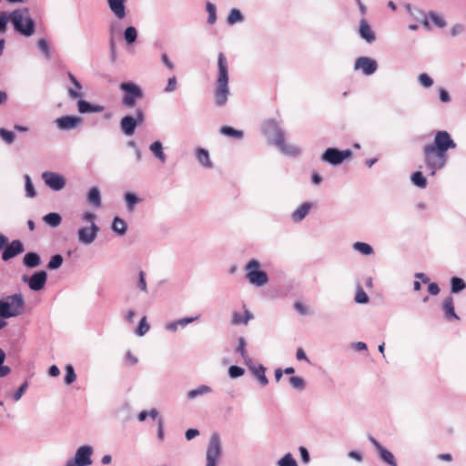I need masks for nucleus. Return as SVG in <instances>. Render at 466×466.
Here are the masks:
<instances>
[{
	"label": "nucleus",
	"mask_w": 466,
	"mask_h": 466,
	"mask_svg": "<svg viewBox=\"0 0 466 466\" xmlns=\"http://www.w3.org/2000/svg\"><path fill=\"white\" fill-rule=\"evenodd\" d=\"M228 82V60L223 53H219L218 56V76L214 89V101L217 106H223L228 101L230 94Z\"/></svg>",
	"instance_id": "1"
},
{
	"label": "nucleus",
	"mask_w": 466,
	"mask_h": 466,
	"mask_svg": "<svg viewBox=\"0 0 466 466\" xmlns=\"http://www.w3.org/2000/svg\"><path fill=\"white\" fill-rule=\"evenodd\" d=\"M9 21L14 30L22 36L30 37L35 33V22L27 7L15 8L9 12Z\"/></svg>",
	"instance_id": "2"
},
{
	"label": "nucleus",
	"mask_w": 466,
	"mask_h": 466,
	"mask_svg": "<svg viewBox=\"0 0 466 466\" xmlns=\"http://www.w3.org/2000/svg\"><path fill=\"white\" fill-rule=\"evenodd\" d=\"M24 306L22 294H14L0 299V317L7 319L19 316L24 310Z\"/></svg>",
	"instance_id": "3"
},
{
	"label": "nucleus",
	"mask_w": 466,
	"mask_h": 466,
	"mask_svg": "<svg viewBox=\"0 0 466 466\" xmlns=\"http://www.w3.org/2000/svg\"><path fill=\"white\" fill-rule=\"evenodd\" d=\"M423 156L426 167L431 176H434L438 170L444 167L448 159L447 153H442L428 145L423 148Z\"/></svg>",
	"instance_id": "4"
},
{
	"label": "nucleus",
	"mask_w": 466,
	"mask_h": 466,
	"mask_svg": "<svg viewBox=\"0 0 466 466\" xmlns=\"http://www.w3.org/2000/svg\"><path fill=\"white\" fill-rule=\"evenodd\" d=\"M119 89L123 93L121 103L124 106L128 108L135 107L137 101L144 96L142 88L133 82L121 83Z\"/></svg>",
	"instance_id": "5"
},
{
	"label": "nucleus",
	"mask_w": 466,
	"mask_h": 466,
	"mask_svg": "<svg viewBox=\"0 0 466 466\" xmlns=\"http://www.w3.org/2000/svg\"><path fill=\"white\" fill-rule=\"evenodd\" d=\"M260 268L261 263L257 259L249 260L245 266L248 281L256 287H262L268 282V274Z\"/></svg>",
	"instance_id": "6"
},
{
	"label": "nucleus",
	"mask_w": 466,
	"mask_h": 466,
	"mask_svg": "<svg viewBox=\"0 0 466 466\" xmlns=\"http://www.w3.org/2000/svg\"><path fill=\"white\" fill-rule=\"evenodd\" d=\"M145 120V113L142 109L137 108L135 111V116H125L120 120V129L122 133L127 137L132 136L138 125H141Z\"/></svg>",
	"instance_id": "7"
},
{
	"label": "nucleus",
	"mask_w": 466,
	"mask_h": 466,
	"mask_svg": "<svg viewBox=\"0 0 466 466\" xmlns=\"http://www.w3.org/2000/svg\"><path fill=\"white\" fill-rule=\"evenodd\" d=\"M93 452L92 446L82 445L76 451L74 458L68 460L65 466H90L93 463Z\"/></svg>",
	"instance_id": "8"
},
{
	"label": "nucleus",
	"mask_w": 466,
	"mask_h": 466,
	"mask_svg": "<svg viewBox=\"0 0 466 466\" xmlns=\"http://www.w3.org/2000/svg\"><path fill=\"white\" fill-rule=\"evenodd\" d=\"M263 132L268 141L276 147L284 139L285 137L284 131L281 129L278 122L273 119L265 122L263 126Z\"/></svg>",
	"instance_id": "9"
},
{
	"label": "nucleus",
	"mask_w": 466,
	"mask_h": 466,
	"mask_svg": "<svg viewBox=\"0 0 466 466\" xmlns=\"http://www.w3.org/2000/svg\"><path fill=\"white\" fill-rule=\"evenodd\" d=\"M352 152L350 149L339 150L335 147H329L321 156V160L330 165H340L345 159L350 157Z\"/></svg>",
	"instance_id": "10"
},
{
	"label": "nucleus",
	"mask_w": 466,
	"mask_h": 466,
	"mask_svg": "<svg viewBox=\"0 0 466 466\" xmlns=\"http://www.w3.org/2000/svg\"><path fill=\"white\" fill-rule=\"evenodd\" d=\"M221 455V444L220 439L218 434H213L208 441V446L207 449L206 466H217L218 460Z\"/></svg>",
	"instance_id": "11"
},
{
	"label": "nucleus",
	"mask_w": 466,
	"mask_h": 466,
	"mask_svg": "<svg viewBox=\"0 0 466 466\" xmlns=\"http://www.w3.org/2000/svg\"><path fill=\"white\" fill-rule=\"evenodd\" d=\"M428 146L442 153H447L448 149L456 147V143L451 139L447 131H438L435 134L433 143Z\"/></svg>",
	"instance_id": "12"
},
{
	"label": "nucleus",
	"mask_w": 466,
	"mask_h": 466,
	"mask_svg": "<svg viewBox=\"0 0 466 466\" xmlns=\"http://www.w3.org/2000/svg\"><path fill=\"white\" fill-rule=\"evenodd\" d=\"M41 177L45 185L54 191H60L66 187V178L59 173L45 171Z\"/></svg>",
	"instance_id": "13"
},
{
	"label": "nucleus",
	"mask_w": 466,
	"mask_h": 466,
	"mask_svg": "<svg viewBox=\"0 0 466 466\" xmlns=\"http://www.w3.org/2000/svg\"><path fill=\"white\" fill-rule=\"evenodd\" d=\"M100 228L96 223L89 227H81L77 230L78 242L85 246L91 245L96 238Z\"/></svg>",
	"instance_id": "14"
},
{
	"label": "nucleus",
	"mask_w": 466,
	"mask_h": 466,
	"mask_svg": "<svg viewBox=\"0 0 466 466\" xmlns=\"http://www.w3.org/2000/svg\"><path fill=\"white\" fill-rule=\"evenodd\" d=\"M47 279V274L44 270L35 271L31 277L24 275L22 280L28 284L31 290L39 291L44 289Z\"/></svg>",
	"instance_id": "15"
},
{
	"label": "nucleus",
	"mask_w": 466,
	"mask_h": 466,
	"mask_svg": "<svg viewBox=\"0 0 466 466\" xmlns=\"http://www.w3.org/2000/svg\"><path fill=\"white\" fill-rule=\"evenodd\" d=\"M369 441L378 451L380 459L389 466H398L391 451L383 447L374 437L369 436Z\"/></svg>",
	"instance_id": "16"
},
{
	"label": "nucleus",
	"mask_w": 466,
	"mask_h": 466,
	"mask_svg": "<svg viewBox=\"0 0 466 466\" xmlns=\"http://www.w3.org/2000/svg\"><path fill=\"white\" fill-rule=\"evenodd\" d=\"M355 70H361L365 76H370L374 74L378 69V64L376 60L368 57L360 56L356 59L354 64Z\"/></svg>",
	"instance_id": "17"
},
{
	"label": "nucleus",
	"mask_w": 466,
	"mask_h": 466,
	"mask_svg": "<svg viewBox=\"0 0 466 466\" xmlns=\"http://www.w3.org/2000/svg\"><path fill=\"white\" fill-rule=\"evenodd\" d=\"M59 130L67 131L76 129L82 124V118L76 116H64L55 120Z\"/></svg>",
	"instance_id": "18"
},
{
	"label": "nucleus",
	"mask_w": 466,
	"mask_h": 466,
	"mask_svg": "<svg viewBox=\"0 0 466 466\" xmlns=\"http://www.w3.org/2000/svg\"><path fill=\"white\" fill-rule=\"evenodd\" d=\"M67 77L71 83V86L66 87L69 98L73 100L82 98L84 96V93L81 83L70 72L67 73Z\"/></svg>",
	"instance_id": "19"
},
{
	"label": "nucleus",
	"mask_w": 466,
	"mask_h": 466,
	"mask_svg": "<svg viewBox=\"0 0 466 466\" xmlns=\"http://www.w3.org/2000/svg\"><path fill=\"white\" fill-rule=\"evenodd\" d=\"M127 1L128 0H106L109 10L118 20L124 19L127 15L126 4Z\"/></svg>",
	"instance_id": "20"
},
{
	"label": "nucleus",
	"mask_w": 466,
	"mask_h": 466,
	"mask_svg": "<svg viewBox=\"0 0 466 466\" xmlns=\"http://www.w3.org/2000/svg\"><path fill=\"white\" fill-rule=\"evenodd\" d=\"M24 251V245L23 243L18 240H13L9 245L5 247L2 253V259L4 261H7L14 257L21 254Z\"/></svg>",
	"instance_id": "21"
},
{
	"label": "nucleus",
	"mask_w": 466,
	"mask_h": 466,
	"mask_svg": "<svg viewBox=\"0 0 466 466\" xmlns=\"http://www.w3.org/2000/svg\"><path fill=\"white\" fill-rule=\"evenodd\" d=\"M359 33L360 37L369 44H371L376 40L375 33L373 32L370 24L365 18H362L360 21Z\"/></svg>",
	"instance_id": "22"
},
{
	"label": "nucleus",
	"mask_w": 466,
	"mask_h": 466,
	"mask_svg": "<svg viewBox=\"0 0 466 466\" xmlns=\"http://www.w3.org/2000/svg\"><path fill=\"white\" fill-rule=\"evenodd\" d=\"M104 109L105 106L102 105H93L82 98L77 99V110L80 114L100 113Z\"/></svg>",
	"instance_id": "23"
},
{
	"label": "nucleus",
	"mask_w": 466,
	"mask_h": 466,
	"mask_svg": "<svg viewBox=\"0 0 466 466\" xmlns=\"http://www.w3.org/2000/svg\"><path fill=\"white\" fill-rule=\"evenodd\" d=\"M252 374L257 378L258 381L261 386H266L268 383V380L266 376V368L263 365L255 366L253 362L246 364Z\"/></svg>",
	"instance_id": "24"
},
{
	"label": "nucleus",
	"mask_w": 466,
	"mask_h": 466,
	"mask_svg": "<svg viewBox=\"0 0 466 466\" xmlns=\"http://www.w3.org/2000/svg\"><path fill=\"white\" fill-rule=\"evenodd\" d=\"M195 156L198 163L204 168H212L213 163L210 160L209 153L207 149L198 147L195 150Z\"/></svg>",
	"instance_id": "25"
},
{
	"label": "nucleus",
	"mask_w": 466,
	"mask_h": 466,
	"mask_svg": "<svg viewBox=\"0 0 466 466\" xmlns=\"http://www.w3.org/2000/svg\"><path fill=\"white\" fill-rule=\"evenodd\" d=\"M253 314L247 309H245L243 314L234 311L231 317V324L233 326L247 325L249 320L253 319Z\"/></svg>",
	"instance_id": "26"
},
{
	"label": "nucleus",
	"mask_w": 466,
	"mask_h": 466,
	"mask_svg": "<svg viewBox=\"0 0 466 466\" xmlns=\"http://www.w3.org/2000/svg\"><path fill=\"white\" fill-rule=\"evenodd\" d=\"M198 317H187L179 319L177 320H174L171 322H168L165 325V329L170 332H176L179 327L185 328L187 325L194 322L197 320Z\"/></svg>",
	"instance_id": "27"
},
{
	"label": "nucleus",
	"mask_w": 466,
	"mask_h": 466,
	"mask_svg": "<svg viewBox=\"0 0 466 466\" xmlns=\"http://www.w3.org/2000/svg\"><path fill=\"white\" fill-rule=\"evenodd\" d=\"M312 204L310 202L302 203L296 210L292 212V220L296 223L302 221L309 213Z\"/></svg>",
	"instance_id": "28"
},
{
	"label": "nucleus",
	"mask_w": 466,
	"mask_h": 466,
	"mask_svg": "<svg viewBox=\"0 0 466 466\" xmlns=\"http://www.w3.org/2000/svg\"><path fill=\"white\" fill-rule=\"evenodd\" d=\"M149 150L153 156L162 164L166 163L167 156L163 150V145L160 141H155L149 146Z\"/></svg>",
	"instance_id": "29"
},
{
	"label": "nucleus",
	"mask_w": 466,
	"mask_h": 466,
	"mask_svg": "<svg viewBox=\"0 0 466 466\" xmlns=\"http://www.w3.org/2000/svg\"><path fill=\"white\" fill-rule=\"evenodd\" d=\"M277 147L286 156L289 157H297L300 154V149L291 144H286L285 139H283L279 144H278Z\"/></svg>",
	"instance_id": "30"
},
{
	"label": "nucleus",
	"mask_w": 466,
	"mask_h": 466,
	"mask_svg": "<svg viewBox=\"0 0 466 466\" xmlns=\"http://www.w3.org/2000/svg\"><path fill=\"white\" fill-rule=\"evenodd\" d=\"M120 33V25L117 22H113L109 25V36H110V49H111V58L113 61L116 59L115 55V43L114 38Z\"/></svg>",
	"instance_id": "31"
},
{
	"label": "nucleus",
	"mask_w": 466,
	"mask_h": 466,
	"mask_svg": "<svg viewBox=\"0 0 466 466\" xmlns=\"http://www.w3.org/2000/svg\"><path fill=\"white\" fill-rule=\"evenodd\" d=\"M442 309L447 319H459V317L457 316L454 310L453 299L451 297H447L443 300Z\"/></svg>",
	"instance_id": "32"
},
{
	"label": "nucleus",
	"mask_w": 466,
	"mask_h": 466,
	"mask_svg": "<svg viewBox=\"0 0 466 466\" xmlns=\"http://www.w3.org/2000/svg\"><path fill=\"white\" fill-rule=\"evenodd\" d=\"M87 201L95 208H99L101 206V193L98 187H93L89 189L87 194Z\"/></svg>",
	"instance_id": "33"
},
{
	"label": "nucleus",
	"mask_w": 466,
	"mask_h": 466,
	"mask_svg": "<svg viewBox=\"0 0 466 466\" xmlns=\"http://www.w3.org/2000/svg\"><path fill=\"white\" fill-rule=\"evenodd\" d=\"M23 263L27 268H36L41 264V258L35 252H28L24 256Z\"/></svg>",
	"instance_id": "34"
},
{
	"label": "nucleus",
	"mask_w": 466,
	"mask_h": 466,
	"mask_svg": "<svg viewBox=\"0 0 466 466\" xmlns=\"http://www.w3.org/2000/svg\"><path fill=\"white\" fill-rule=\"evenodd\" d=\"M212 391L211 387L208 385H200L198 388L187 391V398L188 400H194L199 396L210 393Z\"/></svg>",
	"instance_id": "35"
},
{
	"label": "nucleus",
	"mask_w": 466,
	"mask_h": 466,
	"mask_svg": "<svg viewBox=\"0 0 466 466\" xmlns=\"http://www.w3.org/2000/svg\"><path fill=\"white\" fill-rule=\"evenodd\" d=\"M112 230L120 235V236H123L126 234L127 232V223L125 222L124 219L118 218V217H116L114 219H113V222H112V227H111Z\"/></svg>",
	"instance_id": "36"
},
{
	"label": "nucleus",
	"mask_w": 466,
	"mask_h": 466,
	"mask_svg": "<svg viewBox=\"0 0 466 466\" xmlns=\"http://www.w3.org/2000/svg\"><path fill=\"white\" fill-rule=\"evenodd\" d=\"M219 132L225 137H229L236 139H242L244 137V134L241 130H237L228 126L221 127Z\"/></svg>",
	"instance_id": "37"
},
{
	"label": "nucleus",
	"mask_w": 466,
	"mask_h": 466,
	"mask_svg": "<svg viewBox=\"0 0 466 466\" xmlns=\"http://www.w3.org/2000/svg\"><path fill=\"white\" fill-rule=\"evenodd\" d=\"M43 221L52 228H56L61 224L62 217L58 213L51 212L43 217Z\"/></svg>",
	"instance_id": "38"
},
{
	"label": "nucleus",
	"mask_w": 466,
	"mask_h": 466,
	"mask_svg": "<svg viewBox=\"0 0 466 466\" xmlns=\"http://www.w3.org/2000/svg\"><path fill=\"white\" fill-rule=\"evenodd\" d=\"M137 35V30L133 25L127 26L123 32V37L128 46L136 42Z\"/></svg>",
	"instance_id": "39"
},
{
	"label": "nucleus",
	"mask_w": 466,
	"mask_h": 466,
	"mask_svg": "<svg viewBox=\"0 0 466 466\" xmlns=\"http://www.w3.org/2000/svg\"><path fill=\"white\" fill-rule=\"evenodd\" d=\"M236 350L238 353L240 354L245 364L251 363L252 360L248 354V351L246 350V340L243 337H240L238 339V344Z\"/></svg>",
	"instance_id": "40"
},
{
	"label": "nucleus",
	"mask_w": 466,
	"mask_h": 466,
	"mask_svg": "<svg viewBox=\"0 0 466 466\" xmlns=\"http://www.w3.org/2000/svg\"><path fill=\"white\" fill-rule=\"evenodd\" d=\"M244 21V16L239 9L233 8L230 10L228 17H227V23L229 25H233L237 23H241Z\"/></svg>",
	"instance_id": "41"
},
{
	"label": "nucleus",
	"mask_w": 466,
	"mask_h": 466,
	"mask_svg": "<svg viewBox=\"0 0 466 466\" xmlns=\"http://www.w3.org/2000/svg\"><path fill=\"white\" fill-rule=\"evenodd\" d=\"M136 287L143 293H147V274L143 270L138 271L137 279L135 281Z\"/></svg>",
	"instance_id": "42"
},
{
	"label": "nucleus",
	"mask_w": 466,
	"mask_h": 466,
	"mask_svg": "<svg viewBox=\"0 0 466 466\" xmlns=\"http://www.w3.org/2000/svg\"><path fill=\"white\" fill-rule=\"evenodd\" d=\"M410 180L413 185L420 188H425L427 186V180L420 171L414 172L410 177Z\"/></svg>",
	"instance_id": "43"
},
{
	"label": "nucleus",
	"mask_w": 466,
	"mask_h": 466,
	"mask_svg": "<svg viewBox=\"0 0 466 466\" xmlns=\"http://www.w3.org/2000/svg\"><path fill=\"white\" fill-rule=\"evenodd\" d=\"M127 208L129 211H133L135 206L140 202V198H137L134 193L127 192L124 196Z\"/></svg>",
	"instance_id": "44"
},
{
	"label": "nucleus",
	"mask_w": 466,
	"mask_h": 466,
	"mask_svg": "<svg viewBox=\"0 0 466 466\" xmlns=\"http://www.w3.org/2000/svg\"><path fill=\"white\" fill-rule=\"evenodd\" d=\"M353 249L366 256L371 255L373 253L372 247L364 242H355L353 244Z\"/></svg>",
	"instance_id": "45"
},
{
	"label": "nucleus",
	"mask_w": 466,
	"mask_h": 466,
	"mask_svg": "<svg viewBox=\"0 0 466 466\" xmlns=\"http://www.w3.org/2000/svg\"><path fill=\"white\" fill-rule=\"evenodd\" d=\"M451 285L452 293H459L466 288L465 281L458 277L451 278Z\"/></svg>",
	"instance_id": "46"
},
{
	"label": "nucleus",
	"mask_w": 466,
	"mask_h": 466,
	"mask_svg": "<svg viewBox=\"0 0 466 466\" xmlns=\"http://www.w3.org/2000/svg\"><path fill=\"white\" fill-rule=\"evenodd\" d=\"M5 352L0 348V378H5L11 373V368L5 365Z\"/></svg>",
	"instance_id": "47"
},
{
	"label": "nucleus",
	"mask_w": 466,
	"mask_h": 466,
	"mask_svg": "<svg viewBox=\"0 0 466 466\" xmlns=\"http://www.w3.org/2000/svg\"><path fill=\"white\" fill-rule=\"evenodd\" d=\"M206 10L208 14V23L214 25L217 22V7L214 4L208 2L206 4Z\"/></svg>",
	"instance_id": "48"
},
{
	"label": "nucleus",
	"mask_w": 466,
	"mask_h": 466,
	"mask_svg": "<svg viewBox=\"0 0 466 466\" xmlns=\"http://www.w3.org/2000/svg\"><path fill=\"white\" fill-rule=\"evenodd\" d=\"M24 178L26 197L30 198H35L36 196V191L34 187L30 176L25 175Z\"/></svg>",
	"instance_id": "49"
},
{
	"label": "nucleus",
	"mask_w": 466,
	"mask_h": 466,
	"mask_svg": "<svg viewBox=\"0 0 466 466\" xmlns=\"http://www.w3.org/2000/svg\"><path fill=\"white\" fill-rule=\"evenodd\" d=\"M63 257L59 254L54 255L51 257L48 264L47 268L50 270H55L59 268L63 264Z\"/></svg>",
	"instance_id": "50"
},
{
	"label": "nucleus",
	"mask_w": 466,
	"mask_h": 466,
	"mask_svg": "<svg viewBox=\"0 0 466 466\" xmlns=\"http://www.w3.org/2000/svg\"><path fill=\"white\" fill-rule=\"evenodd\" d=\"M9 12L0 11V34H5L8 28Z\"/></svg>",
	"instance_id": "51"
},
{
	"label": "nucleus",
	"mask_w": 466,
	"mask_h": 466,
	"mask_svg": "<svg viewBox=\"0 0 466 466\" xmlns=\"http://www.w3.org/2000/svg\"><path fill=\"white\" fill-rule=\"evenodd\" d=\"M278 466H298L296 460L291 453L285 454L279 461Z\"/></svg>",
	"instance_id": "52"
},
{
	"label": "nucleus",
	"mask_w": 466,
	"mask_h": 466,
	"mask_svg": "<svg viewBox=\"0 0 466 466\" xmlns=\"http://www.w3.org/2000/svg\"><path fill=\"white\" fill-rule=\"evenodd\" d=\"M149 324L147 321V318L143 317L137 328L136 334L139 337L144 336L149 330Z\"/></svg>",
	"instance_id": "53"
},
{
	"label": "nucleus",
	"mask_w": 466,
	"mask_h": 466,
	"mask_svg": "<svg viewBox=\"0 0 466 466\" xmlns=\"http://www.w3.org/2000/svg\"><path fill=\"white\" fill-rule=\"evenodd\" d=\"M37 46L41 50V52L43 53L46 59H50V57H51V51H50V47H49V45H48L47 41L46 39H44V38L39 39L37 41Z\"/></svg>",
	"instance_id": "54"
},
{
	"label": "nucleus",
	"mask_w": 466,
	"mask_h": 466,
	"mask_svg": "<svg viewBox=\"0 0 466 466\" xmlns=\"http://www.w3.org/2000/svg\"><path fill=\"white\" fill-rule=\"evenodd\" d=\"M76 379V375L75 373L74 368L72 365L68 364L66 367V375H65V383L66 385L72 384Z\"/></svg>",
	"instance_id": "55"
},
{
	"label": "nucleus",
	"mask_w": 466,
	"mask_h": 466,
	"mask_svg": "<svg viewBox=\"0 0 466 466\" xmlns=\"http://www.w3.org/2000/svg\"><path fill=\"white\" fill-rule=\"evenodd\" d=\"M418 81L420 85L424 88H429L433 85L432 78L426 73L419 75Z\"/></svg>",
	"instance_id": "56"
},
{
	"label": "nucleus",
	"mask_w": 466,
	"mask_h": 466,
	"mask_svg": "<svg viewBox=\"0 0 466 466\" xmlns=\"http://www.w3.org/2000/svg\"><path fill=\"white\" fill-rule=\"evenodd\" d=\"M0 137L8 145L12 144L15 138L12 131L0 127Z\"/></svg>",
	"instance_id": "57"
},
{
	"label": "nucleus",
	"mask_w": 466,
	"mask_h": 466,
	"mask_svg": "<svg viewBox=\"0 0 466 466\" xmlns=\"http://www.w3.org/2000/svg\"><path fill=\"white\" fill-rule=\"evenodd\" d=\"M289 383L292 388L302 390L305 388V380L303 378L295 376L289 379Z\"/></svg>",
	"instance_id": "58"
},
{
	"label": "nucleus",
	"mask_w": 466,
	"mask_h": 466,
	"mask_svg": "<svg viewBox=\"0 0 466 466\" xmlns=\"http://www.w3.org/2000/svg\"><path fill=\"white\" fill-rule=\"evenodd\" d=\"M431 22L438 27H444L446 25V22L445 20L443 19V17L441 15H440L439 14L437 13H434V12H431L430 15H429Z\"/></svg>",
	"instance_id": "59"
},
{
	"label": "nucleus",
	"mask_w": 466,
	"mask_h": 466,
	"mask_svg": "<svg viewBox=\"0 0 466 466\" xmlns=\"http://www.w3.org/2000/svg\"><path fill=\"white\" fill-rule=\"evenodd\" d=\"M245 370L241 367L238 366H230L228 368V375L232 379H237L244 374Z\"/></svg>",
	"instance_id": "60"
},
{
	"label": "nucleus",
	"mask_w": 466,
	"mask_h": 466,
	"mask_svg": "<svg viewBox=\"0 0 466 466\" xmlns=\"http://www.w3.org/2000/svg\"><path fill=\"white\" fill-rule=\"evenodd\" d=\"M355 301L360 304H364L369 301V297L365 293L362 288H358L356 296H355Z\"/></svg>",
	"instance_id": "61"
},
{
	"label": "nucleus",
	"mask_w": 466,
	"mask_h": 466,
	"mask_svg": "<svg viewBox=\"0 0 466 466\" xmlns=\"http://www.w3.org/2000/svg\"><path fill=\"white\" fill-rule=\"evenodd\" d=\"M177 88V77L175 76L168 78L167 85L164 91L166 93H172Z\"/></svg>",
	"instance_id": "62"
},
{
	"label": "nucleus",
	"mask_w": 466,
	"mask_h": 466,
	"mask_svg": "<svg viewBox=\"0 0 466 466\" xmlns=\"http://www.w3.org/2000/svg\"><path fill=\"white\" fill-rule=\"evenodd\" d=\"M28 388V382L25 381L24 382L19 388L18 390L14 393L13 395V399L15 401H18L22 396L24 395V393L26 391Z\"/></svg>",
	"instance_id": "63"
},
{
	"label": "nucleus",
	"mask_w": 466,
	"mask_h": 466,
	"mask_svg": "<svg viewBox=\"0 0 466 466\" xmlns=\"http://www.w3.org/2000/svg\"><path fill=\"white\" fill-rule=\"evenodd\" d=\"M463 31H464V25L461 24H456L451 29V35L452 36H456L458 35H461Z\"/></svg>",
	"instance_id": "64"
}]
</instances>
